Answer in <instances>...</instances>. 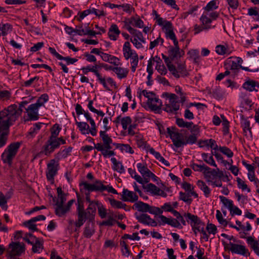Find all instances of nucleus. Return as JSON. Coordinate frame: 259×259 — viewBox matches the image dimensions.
<instances>
[{"label":"nucleus","instance_id":"1","mask_svg":"<svg viewBox=\"0 0 259 259\" xmlns=\"http://www.w3.org/2000/svg\"><path fill=\"white\" fill-rule=\"evenodd\" d=\"M100 137L101 138L102 143H94V148L98 151L101 152L102 154L105 158L109 157L115 155L112 148V140L111 137L105 133V131L100 132Z\"/></svg>","mask_w":259,"mask_h":259},{"label":"nucleus","instance_id":"2","mask_svg":"<svg viewBox=\"0 0 259 259\" xmlns=\"http://www.w3.org/2000/svg\"><path fill=\"white\" fill-rule=\"evenodd\" d=\"M66 143V140L62 137L59 138H49L47 141L42 146L40 151L37 153L34 158L41 157L42 155L50 156L61 145Z\"/></svg>","mask_w":259,"mask_h":259},{"label":"nucleus","instance_id":"3","mask_svg":"<svg viewBox=\"0 0 259 259\" xmlns=\"http://www.w3.org/2000/svg\"><path fill=\"white\" fill-rule=\"evenodd\" d=\"M28 102L25 101L21 102L19 106L16 104L11 105L1 111L0 113H3L4 114H6L4 118L12 125L22 114V108Z\"/></svg>","mask_w":259,"mask_h":259},{"label":"nucleus","instance_id":"4","mask_svg":"<svg viewBox=\"0 0 259 259\" xmlns=\"http://www.w3.org/2000/svg\"><path fill=\"white\" fill-rule=\"evenodd\" d=\"M55 202V212L56 215L59 217H65L70 209L71 206L75 201L74 199L69 200L66 205L64 203L66 201V194L58 195L57 198H53Z\"/></svg>","mask_w":259,"mask_h":259},{"label":"nucleus","instance_id":"5","mask_svg":"<svg viewBox=\"0 0 259 259\" xmlns=\"http://www.w3.org/2000/svg\"><path fill=\"white\" fill-rule=\"evenodd\" d=\"M162 96L166 98L163 110L168 113L176 114L180 109L178 96L171 93H164Z\"/></svg>","mask_w":259,"mask_h":259},{"label":"nucleus","instance_id":"6","mask_svg":"<svg viewBox=\"0 0 259 259\" xmlns=\"http://www.w3.org/2000/svg\"><path fill=\"white\" fill-rule=\"evenodd\" d=\"M83 188L88 190L89 191L103 192L107 191L109 193L114 194H117V191L111 186H105L103 184V182L96 180L93 184H90L88 182H84L82 184Z\"/></svg>","mask_w":259,"mask_h":259},{"label":"nucleus","instance_id":"7","mask_svg":"<svg viewBox=\"0 0 259 259\" xmlns=\"http://www.w3.org/2000/svg\"><path fill=\"white\" fill-rule=\"evenodd\" d=\"M21 143L14 142L10 144L2 153L1 158L4 163L11 165L20 148Z\"/></svg>","mask_w":259,"mask_h":259},{"label":"nucleus","instance_id":"8","mask_svg":"<svg viewBox=\"0 0 259 259\" xmlns=\"http://www.w3.org/2000/svg\"><path fill=\"white\" fill-rule=\"evenodd\" d=\"M223 244L225 248H227L233 253L241 255L244 256H249L248 249L244 245L230 242L229 244L222 240Z\"/></svg>","mask_w":259,"mask_h":259},{"label":"nucleus","instance_id":"9","mask_svg":"<svg viewBox=\"0 0 259 259\" xmlns=\"http://www.w3.org/2000/svg\"><path fill=\"white\" fill-rule=\"evenodd\" d=\"M176 130L175 126L167 127L166 130L168 135L166 137L169 136L175 146L180 148L183 146V140L181 139V134L176 132Z\"/></svg>","mask_w":259,"mask_h":259},{"label":"nucleus","instance_id":"10","mask_svg":"<svg viewBox=\"0 0 259 259\" xmlns=\"http://www.w3.org/2000/svg\"><path fill=\"white\" fill-rule=\"evenodd\" d=\"M76 213L77 221L75 222V225L77 228H80L87 220V211L86 210H84L83 204L81 201H78L77 202Z\"/></svg>","mask_w":259,"mask_h":259},{"label":"nucleus","instance_id":"11","mask_svg":"<svg viewBox=\"0 0 259 259\" xmlns=\"http://www.w3.org/2000/svg\"><path fill=\"white\" fill-rule=\"evenodd\" d=\"M184 217L186 218L187 222L192 228L193 231L196 233V230H198L202 226H204V224L201 222L200 219L196 215L192 214L191 213H184Z\"/></svg>","mask_w":259,"mask_h":259},{"label":"nucleus","instance_id":"12","mask_svg":"<svg viewBox=\"0 0 259 259\" xmlns=\"http://www.w3.org/2000/svg\"><path fill=\"white\" fill-rule=\"evenodd\" d=\"M59 163L53 159L47 164L46 176L48 180H53L58 170Z\"/></svg>","mask_w":259,"mask_h":259},{"label":"nucleus","instance_id":"13","mask_svg":"<svg viewBox=\"0 0 259 259\" xmlns=\"http://www.w3.org/2000/svg\"><path fill=\"white\" fill-rule=\"evenodd\" d=\"M9 256L14 258L15 256L20 255L24 251V244L20 242H12L9 245Z\"/></svg>","mask_w":259,"mask_h":259},{"label":"nucleus","instance_id":"14","mask_svg":"<svg viewBox=\"0 0 259 259\" xmlns=\"http://www.w3.org/2000/svg\"><path fill=\"white\" fill-rule=\"evenodd\" d=\"M39 107L36 104H32L30 105L26 109L27 114L28 118L25 121H34L37 120L39 118L38 109Z\"/></svg>","mask_w":259,"mask_h":259},{"label":"nucleus","instance_id":"15","mask_svg":"<svg viewBox=\"0 0 259 259\" xmlns=\"http://www.w3.org/2000/svg\"><path fill=\"white\" fill-rule=\"evenodd\" d=\"M84 74H87L89 72H92L97 76L98 80L99 82L103 85L104 88L107 90L109 91L110 89L106 83L105 77H103L99 71L95 70L91 66H87L86 67H83L81 68Z\"/></svg>","mask_w":259,"mask_h":259},{"label":"nucleus","instance_id":"16","mask_svg":"<svg viewBox=\"0 0 259 259\" xmlns=\"http://www.w3.org/2000/svg\"><path fill=\"white\" fill-rule=\"evenodd\" d=\"M149 108L155 113H159L162 105V101L155 95L147 102Z\"/></svg>","mask_w":259,"mask_h":259},{"label":"nucleus","instance_id":"17","mask_svg":"<svg viewBox=\"0 0 259 259\" xmlns=\"http://www.w3.org/2000/svg\"><path fill=\"white\" fill-rule=\"evenodd\" d=\"M90 14H94L97 17L105 16L106 14L103 10H98L95 8H90L84 10L82 12L79 13V17L77 18V20L81 21L84 17Z\"/></svg>","mask_w":259,"mask_h":259},{"label":"nucleus","instance_id":"18","mask_svg":"<svg viewBox=\"0 0 259 259\" xmlns=\"http://www.w3.org/2000/svg\"><path fill=\"white\" fill-rule=\"evenodd\" d=\"M122 200L124 201L134 202L138 200V196L133 191H129L126 189H123L122 194Z\"/></svg>","mask_w":259,"mask_h":259},{"label":"nucleus","instance_id":"19","mask_svg":"<svg viewBox=\"0 0 259 259\" xmlns=\"http://www.w3.org/2000/svg\"><path fill=\"white\" fill-rule=\"evenodd\" d=\"M100 202L99 201L92 202L89 203L87 211V220L93 221L96 212V207H98Z\"/></svg>","mask_w":259,"mask_h":259},{"label":"nucleus","instance_id":"20","mask_svg":"<svg viewBox=\"0 0 259 259\" xmlns=\"http://www.w3.org/2000/svg\"><path fill=\"white\" fill-rule=\"evenodd\" d=\"M246 238V242L254 253L259 256V239L255 240L252 236H249Z\"/></svg>","mask_w":259,"mask_h":259},{"label":"nucleus","instance_id":"21","mask_svg":"<svg viewBox=\"0 0 259 259\" xmlns=\"http://www.w3.org/2000/svg\"><path fill=\"white\" fill-rule=\"evenodd\" d=\"M91 222L89 220L87 223L83 232V235L87 238H91L95 232L94 224Z\"/></svg>","mask_w":259,"mask_h":259},{"label":"nucleus","instance_id":"22","mask_svg":"<svg viewBox=\"0 0 259 259\" xmlns=\"http://www.w3.org/2000/svg\"><path fill=\"white\" fill-rule=\"evenodd\" d=\"M137 167L138 171L145 179L146 178H149L151 176H154V175L147 168L146 164L138 163L137 164Z\"/></svg>","mask_w":259,"mask_h":259},{"label":"nucleus","instance_id":"23","mask_svg":"<svg viewBox=\"0 0 259 259\" xmlns=\"http://www.w3.org/2000/svg\"><path fill=\"white\" fill-rule=\"evenodd\" d=\"M122 51L123 56L126 60H128L131 56L137 53L135 50L132 49L131 44L128 41H125L124 43Z\"/></svg>","mask_w":259,"mask_h":259},{"label":"nucleus","instance_id":"24","mask_svg":"<svg viewBox=\"0 0 259 259\" xmlns=\"http://www.w3.org/2000/svg\"><path fill=\"white\" fill-rule=\"evenodd\" d=\"M168 56L172 60L178 59L184 55V52L180 50V48L171 47L168 51Z\"/></svg>","mask_w":259,"mask_h":259},{"label":"nucleus","instance_id":"25","mask_svg":"<svg viewBox=\"0 0 259 259\" xmlns=\"http://www.w3.org/2000/svg\"><path fill=\"white\" fill-rule=\"evenodd\" d=\"M120 33V30L116 24H112L109 29L108 33L109 37L113 40H116L119 34Z\"/></svg>","mask_w":259,"mask_h":259},{"label":"nucleus","instance_id":"26","mask_svg":"<svg viewBox=\"0 0 259 259\" xmlns=\"http://www.w3.org/2000/svg\"><path fill=\"white\" fill-rule=\"evenodd\" d=\"M242 87L249 92L253 91L257 92V90L255 89V87L259 88V83L253 80H248L243 84Z\"/></svg>","mask_w":259,"mask_h":259},{"label":"nucleus","instance_id":"27","mask_svg":"<svg viewBox=\"0 0 259 259\" xmlns=\"http://www.w3.org/2000/svg\"><path fill=\"white\" fill-rule=\"evenodd\" d=\"M111 161L113 163L112 169L114 171H116L120 174L125 172L124 167L121 162L118 161L115 157H112Z\"/></svg>","mask_w":259,"mask_h":259},{"label":"nucleus","instance_id":"28","mask_svg":"<svg viewBox=\"0 0 259 259\" xmlns=\"http://www.w3.org/2000/svg\"><path fill=\"white\" fill-rule=\"evenodd\" d=\"M208 13H203L200 18V21L202 22V25L204 26L206 29H209L211 28L210 23L212 22V20L208 16Z\"/></svg>","mask_w":259,"mask_h":259},{"label":"nucleus","instance_id":"29","mask_svg":"<svg viewBox=\"0 0 259 259\" xmlns=\"http://www.w3.org/2000/svg\"><path fill=\"white\" fill-rule=\"evenodd\" d=\"M76 124L82 134H91V131L90 128V126L87 122L77 121L76 120Z\"/></svg>","mask_w":259,"mask_h":259},{"label":"nucleus","instance_id":"30","mask_svg":"<svg viewBox=\"0 0 259 259\" xmlns=\"http://www.w3.org/2000/svg\"><path fill=\"white\" fill-rule=\"evenodd\" d=\"M43 124L44 123L41 122L35 123L33 126L30 128L28 133L27 137L29 138L34 137L38 133Z\"/></svg>","mask_w":259,"mask_h":259},{"label":"nucleus","instance_id":"31","mask_svg":"<svg viewBox=\"0 0 259 259\" xmlns=\"http://www.w3.org/2000/svg\"><path fill=\"white\" fill-rule=\"evenodd\" d=\"M197 185L199 188L203 191L206 198L209 197L211 191L205 182L201 180H198L197 181Z\"/></svg>","mask_w":259,"mask_h":259},{"label":"nucleus","instance_id":"32","mask_svg":"<svg viewBox=\"0 0 259 259\" xmlns=\"http://www.w3.org/2000/svg\"><path fill=\"white\" fill-rule=\"evenodd\" d=\"M114 72L116 74L119 79H122L127 76L128 70L126 68L120 67H116L114 69Z\"/></svg>","mask_w":259,"mask_h":259},{"label":"nucleus","instance_id":"33","mask_svg":"<svg viewBox=\"0 0 259 259\" xmlns=\"http://www.w3.org/2000/svg\"><path fill=\"white\" fill-rule=\"evenodd\" d=\"M6 114L0 113V133L3 131H7L11 125L4 118Z\"/></svg>","mask_w":259,"mask_h":259},{"label":"nucleus","instance_id":"34","mask_svg":"<svg viewBox=\"0 0 259 259\" xmlns=\"http://www.w3.org/2000/svg\"><path fill=\"white\" fill-rule=\"evenodd\" d=\"M134 207L139 211L147 212L148 210L149 204L142 201H138L134 204Z\"/></svg>","mask_w":259,"mask_h":259},{"label":"nucleus","instance_id":"35","mask_svg":"<svg viewBox=\"0 0 259 259\" xmlns=\"http://www.w3.org/2000/svg\"><path fill=\"white\" fill-rule=\"evenodd\" d=\"M233 58H234V57H231L228 58L225 65L227 66L226 68H229L232 70H238L240 68L235 60H232Z\"/></svg>","mask_w":259,"mask_h":259},{"label":"nucleus","instance_id":"36","mask_svg":"<svg viewBox=\"0 0 259 259\" xmlns=\"http://www.w3.org/2000/svg\"><path fill=\"white\" fill-rule=\"evenodd\" d=\"M136 218L139 222L144 225H148L150 220V217L146 213H142L138 215L137 213H135Z\"/></svg>","mask_w":259,"mask_h":259},{"label":"nucleus","instance_id":"37","mask_svg":"<svg viewBox=\"0 0 259 259\" xmlns=\"http://www.w3.org/2000/svg\"><path fill=\"white\" fill-rule=\"evenodd\" d=\"M216 53L220 55H223L225 54L230 55L231 51L228 49V46L219 45L215 47Z\"/></svg>","mask_w":259,"mask_h":259},{"label":"nucleus","instance_id":"38","mask_svg":"<svg viewBox=\"0 0 259 259\" xmlns=\"http://www.w3.org/2000/svg\"><path fill=\"white\" fill-rule=\"evenodd\" d=\"M12 26L9 23L0 24V36L7 35L12 31Z\"/></svg>","mask_w":259,"mask_h":259},{"label":"nucleus","instance_id":"39","mask_svg":"<svg viewBox=\"0 0 259 259\" xmlns=\"http://www.w3.org/2000/svg\"><path fill=\"white\" fill-rule=\"evenodd\" d=\"M201 156L203 160L211 166L217 167V165L214 160L212 155H208L207 153H202Z\"/></svg>","mask_w":259,"mask_h":259},{"label":"nucleus","instance_id":"40","mask_svg":"<svg viewBox=\"0 0 259 259\" xmlns=\"http://www.w3.org/2000/svg\"><path fill=\"white\" fill-rule=\"evenodd\" d=\"M43 241L39 239L32 245V250L34 253H39L44 249Z\"/></svg>","mask_w":259,"mask_h":259},{"label":"nucleus","instance_id":"41","mask_svg":"<svg viewBox=\"0 0 259 259\" xmlns=\"http://www.w3.org/2000/svg\"><path fill=\"white\" fill-rule=\"evenodd\" d=\"M23 240L31 245H33L39 238L36 237L31 233H26L23 237Z\"/></svg>","mask_w":259,"mask_h":259},{"label":"nucleus","instance_id":"42","mask_svg":"<svg viewBox=\"0 0 259 259\" xmlns=\"http://www.w3.org/2000/svg\"><path fill=\"white\" fill-rule=\"evenodd\" d=\"M131 70L133 72H135L138 66L139 63V57L137 53L134 54L131 57Z\"/></svg>","mask_w":259,"mask_h":259},{"label":"nucleus","instance_id":"43","mask_svg":"<svg viewBox=\"0 0 259 259\" xmlns=\"http://www.w3.org/2000/svg\"><path fill=\"white\" fill-rule=\"evenodd\" d=\"M218 3L216 0H212L209 2L206 6L204 7V10L206 11L205 13H209L218 8Z\"/></svg>","mask_w":259,"mask_h":259},{"label":"nucleus","instance_id":"44","mask_svg":"<svg viewBox=\"0 0 259 259\" xmlns=\"http://www.w3.org/2000/svg\"><path fill=\"white\" fill-rule=\"evenodd\" d=\"M72 150V147H68L67 148H65L62 150H60L57 154V157L59 158H65L68 155H70V153L71 152Z\"/></svg>","mask_w":259,"mask_h":259},{"label":"nucleus","instance_id":"45","mask_svg":"<svg viewBox=\"0 0 259 259\" xmlns=\"http://www.w3.org/2000/svg\"><path fill=\"white\" fill-rule=\"evenodd\" d=\"M61 128L58 124H55L51 128V136L49 138H59L58 136Z\"/></svg>","mask_w":259,"mask_h":259},{"label":"nucleus","instance_id":"46","mask_svg":"<svg viewBox=\"0 0 259 259\" xmlns=\"http://www.w3.org/2000/svg\"><path fill=\"white\" fill-rule=\"evenodd\" d=\"M179 199L187 203L188 204H190L192 202V199L190 198L191 195L189 193H185L183 192L179 193Z\"/></svg>","mask_w":259,"mask_h":259},{"label":"nucleus","instance_id":"47","mask_svg":"<svg viewBox=\"0 0 259 259\" xmlns=\"http://www.w3.org/2000/svg\"><path fill=\"white\" fill-rule=\"evenodd\" d=\"M176 124L180 127L190 128L193 125V122L185 121L183 118H178L176 119Z\"/></svg>","mask_w":259,"mask_h":259},{"label":"nucleus","instance_id":"48","mask_svg":"<svg viewBox=\"0 0 259 259\" xmlns=\"http://www.w3.org/2000/svg\"><path fill=\"white\" fill-rule=\"evenodd\" d=\"M204 145H199L200 147L203 146L204 145H206L210 147L211 149L217 150L218 149V146L216 144V142L214 140L210 139L209 140H205L202 141V142Z\"/></svg>","mask_w":259,"mask_h":259},{"label":"nucleus","instance_id":"49","mask_svg":"<svg viewBox=\"0 0 259 259\" xmlns=\"http://www.w3.org/2000/svg\"><path fill=\"white\" fill-rule=\"evenodd\" d=\"M49 96L47 94H44L38 98L36 103L34 104L37 105L39 107H40L44 105V104L48 101Z\"/></svg>","mask_w":259,"mask_h":259},{"label":"nucleus","instance_id":"50","mask_svg":"<svg viewBox=\"0 0 259 259\" xmlns=\"http://www.w3.org/2000/svg\"><path fill=\"white\" fill-rule=\"evenodd\" d=\"M0 135V148L4 146L8 140L9 129L7 131H3Z\"/></svg>","mask_w":259,"mask_h":259},{"label":"nucleus","instance_id":"51","mask_svg":"<svg viewBox=\"0 0 259 259\" xmlns=\"http://www.w3.org/2000/svg\"><path fill=\"white\" fill-rule=\"evenodd\" d=\"M191 167L194 171H197L203 172L204 170H209L210 169V167L205 165V164L199 165L196 163L192 164L191 165Z\"/></svg>","mask_w":259,"mask_h":259},{"label":"nucleus","instance_id":"52","mask_svg":"<svg viewBox=\"0 0 259 259\" xmlns=\"http://www.w3.org/2000/svg\"><path fill=\"white\" fill-rule=\"evenodd\" d=\"M219 198L226 207L228 208L229 210L231 209L233 205V202L232 200H230L223 196H220Z\"/></svg>","mask_w":259,"mask_h":259},{"label":"nucleus","instance_id":"53","mask_svg":"<svg viewBox=\"0 0 259 259\" xmlns=\"http://www.w3.org/2000/svg\"><path fill=\"white\" fill-rule=\"evenodd\" d=\"M188 54L191 58L193 59L194 62L197 63L200 60L199 52L197 50H191L189 51Z\"/></svg>","mask_w":259,"mask_h":259},{"label":"nucleus","instance_id":"54","mask_svg":"<svg viewBox=\"0 0 259 259\" xmlns=\"http://www.w3.org/2000/svg\"><path fill=\"white\" fill-rule=\"evenodd\" d=\"M108 200L110 202V205L114 208H121V207H123L125 205V203L114 199L109 198H108Z\"/></svg>","mask_w":259,"mask_h":259},{"label":"nucleus","instance_id":"55","mask_svg":"<svg viewBox=\"0 0 259 259\" xmlns=\"http://www.w3.org/2000/svg\"><path fill=\"white\" fill-rule=\"evenodd\" d=\"M88 107L91 111L96 113L98 116L103 117L105 115V113L103 111L98 110L93 107V101L92 100L89 101L88 104Z\"/></svg>","mask_w":259,"mask_h":259},{"label":"nucleus","instance_id":"56","mask_svg":"<svg viewBox=\"0 0 259 259\" xmlns=\"http://www.w3.org/2000/svg\"><path fill=\"white\" fill-rule=\"evenodd\" d=\"M120 245L121 247V252L123 255L128 256L130 254V251L128 249V245L124 241H120Z\"/></svg>","mask_w":259,"mask_h":259},{"label":"nucleus","instance_id":"57","mask_svg":"<svg viewBox=\"0 0 259 259\" xmlns=\"http://www.w3.org/2000/svg\"><path fill=\"white\" fill-rule=\"evenodd\" d=\"M178 71L180 75L183 77L188 75V73L186 69V65L184 64H178L177 65Z\"/></svg>","mask_w":259,"mask_h":259},{"label":"nucleus","instance_id":"58","mask_svg":"<svg viewBox=\"0 0 259 259\" xmlns=\"http://www.w3.org/2000/svg\"><path fill=\"white\" fill-rule=\"evenodd\" d=\"M34 222L31 219L30 220L23 223V225L27 227L29 230L33 231H36L38 230L36 225L34 224Z\"/></svg>","mask_w":259,"mask_h":259},{"label":"nucleus","instance_id":"59","mask_svg":"<svg viewBox=\"0 0 259 259\" xmlns=\"http://www.w3.org/2000/svg\"><path fill=\"white\" fill-rule=\"evenodd\" d=\"M9 198H6L3 193L0 192V206L3 209L7 210L8 208L7 200Z\"/></svg>","mask_w":259,"mask_h":259},{"label":"nucleus","instance_id":"60","mask_svg":"<svg viewBox=\"0 0 259 259\" xmlns=\"http://www.w3.org/2000/svg\"><path fill=\"white\" fill-rule=\"evenodd\" d=\"M147 212L154 215H159L163 213V210L159 207L149 205L148 210Z\"/></svg>","mask_w":259,"mask_h":259},{"label":"nucleus","instance_id":"61","mask_svg":"<svg viewBox=\"0 0 259 259\" xmlns=\"http://www.w3.org/2000/svg\"><path fill=\"white\" fill-rule=\"evenodd\" d=\"M132 119L130 116L124 117L121 119V124L124 130L127 129V126L132 123Z\"/></svg>","mask_w":259,"mask_h":259},{"label":"nucleus","instance_id":"62","mask_svg":"<svg viewBox=\"0 0 259 259\" xmlns=\"http://www.w3.org/2000/svg\"><path fill=\"white\" fill-rule=\"evenodd\" d=\"M160 188L157 187L155 185L150 183L147 185V191L151 192L154 195H157Z\"/></svg>","mask_w":259,"mask_h":259},{"label":"nucleus","instance_id":"63","mask_svg":"<svg viewBox=\"0 0 259 259\" xmlns=\"http://www.w3.org/2000/svg\"><path fill=\"white\" fill-rule=\"evenodd\" d=\"M216 218L220 224L226 227L228 225V222L226 219L223 218L222 214L221 211L217 210L216 211Z\"/></svg>","mask_w":259,"mask_h":259},{"label":"nucleus","instance_id":"64","mask_svg":"<svg viewBox=\"0 0 259 259\" xmlns=\"http://www.w3.org/2000/svg\"><path fill=\"white\" fill-rule=\"evenodd\" d=\"M164 42V40L163 38L160 37L159 35L158 37H157L156 39L153 41H151L150 43L149 49L152 50L154 48L156 47L158 44H160L161 45H163Z\"/></svg>","mask_w":259,"mask_h":259}]
</instances>
